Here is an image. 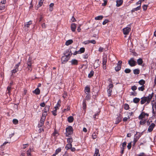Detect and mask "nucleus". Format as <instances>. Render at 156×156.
Listing matches in <instances>:
<instances>
[{"label":"nucleus","instance_id":"f257e3e1","mask_svg":"<svg viewBox=\"0 0 156 156\" xmlns=\"http://www.w3.org/2000/svg\"><path fill=\"white\" fill-rule=\"evenodd\" d=\"M153 94V93L152 92L151 94H149L147 97H144L141 98L140 101L141 104L142 105L144 104L146 102H147V104H149L152 98Z\"/></svg>","mask_w":156,"mask_h":156},{"label":"nucleus","instance_id":"f03ea898","mask_svg":"<svg viewBox=\"0 0 156 156\" xmlns=\"http://www.w3.org/2000/svg\"><path fill=\"white\" fill-rule=\"evenodd\" d=\"M149 114L145 113L144 112H142L138 117V119L140 120L146 119H147Z\"/></svg>","mask_w":156,"mask_h":156},{"label":"nucleus","instance_id":"7ed1b4c3","mask_svg":"<svg viewBox=\"0 0 156 156\" xmlns=\"http://www.w3.org/2000/svg\"><path fill=\"white\" fill-rule=\"evenodd\" d=\"M66 136H68L69 135L72 134L73 133V129L71 126H69L66 129Z\"/></svg>","mask_w":156,"mask_h":156},{"label":"nucleus","instance_id":"20e7f679","mask_svg":"<svg viewBox=\"0 0 156 156\" xmlns=\"http://www.w3.org/2000/svg\"><path fill=\"white\" fill-rule=\"evenodd\" d=\"M46 114H43L40 120V122L39 123L38 126H39L41 127L43 125L45 119Z\"/></svg>","mask_w":156,"mask_h":156},{"label":"nucleus","instance_id":"39448f33","mask_svg":"<svg viewBox=\"0 0 156 156\" xmlns=\"http://www.w3.org/2000/svg\"><path fill=\"white\" fill-rule=\"evenodd\" d=\"M128 64L131 66H134L136 64V61L133 58H131L128 61Z\"/></svg>","mask_w":156,"mask_h":156},{"label":"nucleus","instance_id":"423d86ee","mask_svg":"<svg viewBox=\"0 0 156 156\" xmlns=\"http://www.w3.org/2000/svg\"><path fill=\"white\" fill-rule=\"evenodd\" d=\"M122 30L123 34L125 35H127L130 31L131 28L130 27H127L123 28Z\"/></svg>","mask_w":156,"mask_h":156},{"label":"nucleus","instance_id":"0eeeda50","mask_svg":"<svg viewBox=\"0 0 156 156\" xmlns=\"http://www.w3.org/2000/svg\"><path fill=\"white\" fill-rule=\"evenodd\" d=\"M69 59V57H67L65 55L62 57L61 58L62 63L64 64Z\"/></svg>","mask_w":156,"mask_h":156},{"label":"nucleus","instance_id":"6e6552de","mask_svg":"<svg viewBox=\"0 0 156 156\" xmlns=\"http://www.w3.org/2000/svg\"><path fill=\"white\" fill-rule=\"evenodd\" d=\"M155 126V124L154 123H152L151 124V125L149 126L148 129V131L149 132H151L153 130Z\"/></svg>","mask_w":156,"mask_h":156},{"label":"nucleus","instance_id":"1a4fd4ad","mask_svg":"<svg viewBox=\"0 0 156 156\" xmlns=\"http://www.w3.org/2000/svg\"><path fill=\"white\" fill-rule=\"evenodd\" d=\"M72 54V53H71V50L69 49L66 50V52L65 53L64 55L67 57H69V58Z\"/></svg>","mask_w":156,"mask_h":156},{"label":"nucleus","instance_id":"9d476101","mask_svg":"<svg viewBox=\"0 0 156 156\" xmlns=\"http://www.w3.org/2000/svg\"><path fill=\"white\" fill-rule=\"evenodd\" d=\"M84 92L86 94H90V89L89 87L88 86H86L84 89Z\"/></svg>","mask_w":156,"mask_h":156},{"label":"nucleus","instance_id":"9b49d317","mask_svg":"<svg viewBox=\"0 0 156 156\" xmlns=\"http://www.w3.org/2000/svg\"><path fill=\"white\" fill-rule=\"evenodd\" d=\"M71 64L72 65H76L78 64V61L76 59H72L70 61Z\"/></svg>","mask_w":156,"mask_h":156},{"label":"nucleus","instance_id":"f8f14e48","mask_svg":"<svg viewBox=\"0 0 156 156\" xmlns=\"http://www.w3.org/2000/svg\"><path fill=\"white\" fill-rule=\"evenodd\" d=\"M76 28V24L75 23H72L71 24V28L73 32H74Z\"/></svg>","mask_w":156,"mask_h":156},{"label":"nucleus","instance_id":"ddd939ff","mask_svg":"<svg viewBox=\"0 0 156 156\" xmlns=\"http://www.w3.org/2000/svg\"><path fill=\"white\" fill-rule=\"evenodd\" d=\"M116 6L117 7H119L123 3L122 0H117L116 1Z\"/></svg>","mask_w":156,"mask_h":156},{"label":"nucleus","instance_id":"4468645a","mask_svg":"<svg viewBox=\"0 0 156 156\" xmlns=\"http://www.w3.org/2000/svg\"><path fill=\"white\" fill-rule=\"evenodd\" d=\"M122 120V118L120 116L117 117L115 119V124H118Z\"/></svg>","mask_w":156,"mask_h":156},{"label":"nucleus","instance_id":"2eb2a0df","mask_svg":"<svg viewBox=\"0 0 156 156\" xmlns=\"http://www.w3.org/2000/svg\"><path fill=\"white\" fill-rule=\"evenodd\" d=\"M40 91L38 88H37L35 90L33 91V93L35 94L36 95H38L40 94Z\"/></svg>","mask_w":156,"mask_h":156},{"label":"nucleus","instance_id":"dca6fc26","mask_svg":"<svg viewBox=\"0 0 156 156\" xmlns=\"http://www.w3.org/2000/svg\"><path fill=\"white\" fill-rule=\"evenodd\" d=\"M49 106L48 105H46L45 106L44 110V112L43 114H47V113L48 112V111L49 109Z\"/></svg>","mask_w":156,"mask_h":156},{"label":"nucleus","instance_id":"f3484780","mask_svg":"<svg viewBox=\"0 0 156 156\" xmlns=\"http://www.w3.org/2000/svg\"><path fill=\"white\" fill-rule=\"evenodd\" d=\"M86 106L87 105L86 104V100L84 99L83 100L82 104V108L85 111L86 108Z\"/></svg>","mask_w":156,"mask_h":156},{"label":"nucleus","instance_id":"a211bd4d","mask_svg":"<svg viewBox=\"0 0 156 156\" xmlns=\"http://www.w3.org/2000/svg\"><path fill=\"white\" fill-rule=\"evenodd\" d=\"M100 155L99 150L97 148H95L94 156H100Z\"/></svg>","mask_w":156,"mask_h":156},{"label":"nucleus","instance_id":"6ab92c4d","mask_svg":"<svg viewBox=\"0 0 156 156\" xmlns=\"http://www.w3.org/2000/svg\"><path fill=\"white\" fill-rule=\"evenodd\" d=\"M32 24V21L31 20L29 22L26 23L24 25L25 27H29L30 25Z\"/></svg>","mask_w":156,"mask_h":156},{"label":"nucleus","instance_id":"aec40b11","mask_svg":"<svg viewBox=\"0 0 156 156\" xmlns=\"http://www.w3.org/2000/svg\"><path fill=\"white\" fill-rule=\"evenodd\" d=\"M137 62L138 65H141L143 63V61L141 58H139L137 60Z\"/></svg>","mask_w":156,"mask_h":156},{"label":"nucleus","instance_id":"412c9836","mask_svg":"<svg viewBox=\"0 0 156 156\" xmlns=\"http://www.w3.org/2000/svg\"><path fill=\"white\" fill-rule=\"evenodd\" d=\"M74 120L73 117L72 116H70L68 118V121L70 123L72 122Z\"/></svg>","mask_w":156,"mask_h":156},{"label":"nucleus","instance_id":"4be33fe9","mask_svg":"<svg viewBox=\"0 0 156 156\" xmlns=\"http://www.w3.org/2000/svg\"><path fill=\"white\" fill-rule=\"evenodd\" d=\"M73 42V41L72 40H71V39L67 41L66 42L65 44L66 45L68 46V45H69V44H71Z\"/></svg>","mask_w":156,"mask_h":156},{"label":"nucleus","instance_id":"5701e85b","mask_svg":"<svg viewBox=\"0 0 156 156\" xmlns=\"http://www.w3.org/2000/svg\"><path fill=\"white\" fill-rule=\"evenodd\" d=\"M11 86H8L7 88V93L9 95H10L11 93Z\"/></svg>","mask_w":156,"mask_h":156},{"label":"nucleus","instance_id":"b1692460","mask_svg":"<svg viewBox=\"0 0 156 156\" xmlns=\"http://www.w3.org/2000/svg\"><path fill=\"white\" fill-rule=\"evenodd\" d=\"M72 144L69 143L66 145V146L65 147V148L66 150L70 149L72 147Z\"/></svg>","mask_w":156,"mask_h":156},{"label":"nucleus","instance_id":"393cba45","mask_svg":"<svg viewBox=\"0 0 156 156\" xmlns=\"http://www.w3.org/2000/svg\"><path fill=\"white\" fill-rule=\"evenodd\" d=\"M121 66L120 65H117V66L115 67V70L116 71H119L121 69Z\"/></svg>","mask_w":156,"mask_h":156},{"label":"nucleus","instance_id":"a878e982","mask_svg":"<svg viewBox=\"0 0 156 156\" xmlns=\"http://www.w3.org/2000/svg\"><path fill=\"white\" fill-rule=\"evenodd\" d=\"M140 101V99L139 98H135L133 99V102L135 103H137L139 102Z\"/></svg>","mask_w":156,"mask_h":156},{"label":"nucleus","instance_id":"bb28decb","mask_svg":"<svg viewBox=\"0 0 156 156\" xmlns=\"http://www.w3.org/2000/svg\"><path fill=\"white\" fill-rule=\"evenodd\" d=\"M103 17L102 16H99L95 17V20H101Z\"/></svg>","mask_w":156,"mask_h":156},{"label":"nucleus","instance_id":"cd10ccee","mask_svg":"<svg viewBox=\"0 0 156 156\" xmlns=\"http://www.w3.org/2000/svg\"><path fill=\"white\" fill-rule=\"evenodd\" d=\"M133 72L135 74H138L140 73V70L138 69H135L133 70Z\"/></svg>","mask_w":156,"mask_h":156},{"label":"nucleus","instance_id":"c85d7f7f","mask_svg":"<svg viewBox=\"0 0 156 156\" xmlns=\"http://www.w3.org/2000/svg\"><path fill=\"white\" fill-rule=\"evenodd\" d=\"M142 86L144 85L145 83V81L143 80H141L138 82Z\"/></svg>","mask_w":156,"mask_h":156},{"label":"nucleus","instance_id":"c756f323","mask_svg":"<svg viewBox=\"0 0 156 156\" xmlns=\"http://www.w3.org/2000/svg\"><path fill=\"white\" fill-rule=\"evenodd\" d=\"M54 5V4L53 3H51L49 5V10L50 11H52L53 10V7Z\"/></svg>","mask_w":156,"mask_h":156},{"label":"nucleus","instance_id":"7c9ffc66","mask_svg":"<svg viewBox=\"0 0 156 156\" xmlns=\"http://www.w3.org/2000/svg\"><path fill=\"white\" fill-rule=\"evenodd\" d=\"M144 85L142 86L141 87L138 88V90L140 91H143L145 89Z\"/></svg>","mask_w":156,"mask_h":156},{"label":"nucleus","instance_id":"2f4dec72","mask_svg":"<svg viewBox=\"0 0 156 156\" xmlns=\"http://www.w3.org/2000/svg\"><path fill=\"white\" fill-rule=\"evenodd\" d=\"M146 119H142V120H141L140 122V124L141 125H144L146 122Z\"/></svg>","mask_w":156,"mask_h":156},{"label":"nucleus","instance_id":"473e14b6","mask_svg":"<svg viewBox=\"0 0 156 156\" xmlns=\"http://www.w3.org/2000/svg\"><path fill=\"white\" fill-rule=\"evenodd\" d=\"M87 94L85 97L86 100H89L90 99V94Z\"/></svg>","mask_w":156,"mask_h":156},{"label":"nucleus","instance_id":"72a5a7b5","mask_svg":"<svg viewBox=\"0 0 156 156\" xmlns=\"http://www.w3.org/2000/svg\"><path fill=\"white\" fill-rule=\"evenodd\" d=\"M98 134V133L97 132L96 133H93L92 135V138L93 139H95L97 137V136Z\"/></svg>","mask_w":156,"mask_h":156},{"label":"nucleus","instance_id":"f704fd0d","mask_svg":"<svg viewBox=\"0 0 156 156\" xmlns=\"http://www.w3.org/2000/svg\"><path fill=\"white\" fill-rule=\"evenodd\" d=\"M27 66H32V63L31 62V60L29 58L27 60Z\"/></svg>","mask_w":156,"mask_h":156},{"label":"nucleus","instance_id":"c9c22d12","mask_svg":"<svg viewBox=\"0 0 156 156\" xmlns=\"http://www.w3.org/2000/svg\"><path fill=\"white\" fill-rule=\"evenodd\" d=\"M60 101H58L57 103L56 106L55 107V109H58V108L60 106V105L59 103Z\"/></svg>","mask_w":156,"mask_h":156},{"label":"nucleus","instance_id":"e433bc0d","mask_svg":"<svg viewBox=\"0 0 156 156\" xmlns=\"http://www.w3.org/2000/svg\"><path fill=\"white\" fill-rule=\"evenodd\" d=\"M129 108V105L127 104H125L124 105V108L126 110H128Z\"/></svg>","mask_w":156,"mask_h":156},{"label":"nucleus","instance_id":"4c0bfd02","mask_svg":"<svg viewBox=\"0 0 156 156\" xmlns=\"http://www.w3.org/2000/svg\"><path fill=\"white\" fill-rule=\"evenodd\" d=\"M94 74V71L93 70L91 71L90 72V73L88 74V77H89V78L91 77L92 76H93Z\"/></svg>","mask_w":156,"mask_h":156},{"label":"nucleus","instance_id":"58836bf2","mask_svg":"<svg viewBox=\"0 0 156 156\" xmlns=\"http://www.w3.org/2000/svg\"><path fill=\"white\" fill-rule=\"evenodd\" d=\"M107 58L106 57H104L103 59L102 64L103 65H106V63L107 62Z\"/></svg>","mask_w":156,"mask_h":156},{"label":"nucleus","instance_id":"ea45409f","mask_svg":"<svg viewBox=\"0 0 156 156\" xmlns=\"http://www.w3.org/2000/svg\"><path fill=\"white\" fill-rule=\"evenodd\" d=\"M78 51L80 54L83 53L85 51V48H81Z\"/></svg>","mask_w":156,"mask_h":156},{"label":"nucleus","instance_id":"a19ab883","mask_svg":"<svg viewBox=\"0 0 156 156\" xmlns=\"http://www.w3.org/2000/svg\"><path fill=\"white\" fill-rule=\"evenodd\" d=\"M151 105H152V109L156 110V102H154V103H152Z\"/></svg>","mask_w":156,"mask_h":156},{"label":"nucleus","instance_id":"79ce46f5","mask_svg":"<svg viewBox=\"0 0 156 156\" xmlns=\"http://www.w3.org/2000/svg\"><path fill=\"white\" fill-rule=\"evenodd\" d=\"M107 91L108 96L109 97V96H111V93L112 92V90L111 89H109L107 90Z\"/></svg>","mask_w":156,"mask_h":156},{"label":"nucleus","instance_id":"37998d69","mask_svg":"<svg viewBox=\"0 0 156 156\" xmlns=\"http://www.w3.org/2000/svg\"><path fill=\"white\" fill-rule=\"evenodd\" d=\"M73 141V140L72 138H69L67 139V142L68 143L71 144Z\"/></svg>","mask_w":156,"mask_h":156},{"label":"nucleus","instance_id":"c03bdc74","mask_svg":"<svg viewBox=\"0 0 156 156\" xmlns=\"http://www.w3.org/2000/svg\"><path fill=\"white\" fill-rule=\"evenodd\" d=\"M152 112L153 114L152 116L155 117H156V110H154L153 109Z\"/></svg>","mask_w":156,"mask_h":156},{"label":"nucleus","instance_id":"a18cd8bd","mask_svg":"<svg viewBox=\"0 0 156 156\" xmlns=\"http://www.w3.org/2000/svg\"><path fill=\"white\" fill-rule=\"evenodd\" d=\"M20 65V62H19L18 64H16L14 67L15 69L18 71V67Z\"/></svg>","mask_w":156,"mask_h":156},{"label":"nucleus","instance_id":"49530a36","mask_svg":"<svg viewBox=\"0 0 156 156\" xmlns=\"http://www.w3.org/2000/svg\"><path fill=\"white\" fill-rule=\"evenodd\" d=\"M52 135L53 136H58V131H56V130H55L54 132L52 133Z\"/></svg>","mask_w":156,"mask_h":156},{"label":"nucleus","instance_id":"de8ad7c7","mask_svg":"<svg viewBox=\"0 0 156 156\" xmlns=\"http://www.w3.org/2000/svg\"><path fill=\"white\" fill-rule=\"evenodd\" d=\"M13 123L15 125H16L18 123V120L16 119H14L12 121Z\"/></svg>","mask_w":156,"mask_h":156},{"label":"nucleus","instance_id":"09e8293b","mask_svg":"<svg viewBox=\"0 0 156 156\" xmlns=\"http://www.w3.org/2000/svg\"><path fill=\"white\" fill-rule=\"evenodd\" d=\"M137 94L136 92H131L130 93V95L133 96H136Z\"/></svg>","mask_w":156,"mask_h":156},{"label":"nucleus","instance_id":"8fccbe9b","mask_svg":"<svg viewBox=\"0 0 156 156\" xmlns=\"http://www.w3.org/2000/svg\"><path fill=\"white\" fill-rule=\"evenodd\" d=\"M130 119V117L129 116V115L127 117H124L123 119V120L124 122H126L127 121L128 119Z\"/></svg>","mask_w":156,"mask_h":156},{"label":"nucleus","instance_id":"3c124183","mask_svg":"<svg viewBox=\"0 0 156 156\" xmlns=\"http://www.w3.org/2000/svg\"><path fill=\"white\" fill-rule=\"evenodd\" d=\"M130 71L131 70L129 69H126L124 70L125 73H129Z\"/></svg>","mask_w":156,"mask_h":156},{"label":"nucleus","instance_id":"603ef678","mask_svg":"<svg viewBox=\"0 0 156 156\" xmlns=\"http://www.w3.org/2000/svg\"><path fill=\"white\" fill-rule=\"evenodd\" d=\"M131 89L133 91H134L136 90L137 87L136 86L134 85L132 86Z\"/></svg>","mask_w":156,"mask_h":156},{"label":"nucleus","instance_id":"864d4df0","mask_svg":"<svg viewBox=\"0 0 156 156\" xmlns=\"http://www.w3.org/2000/svg\"><path fill=\"white\" fill-rule=\"evenodd\" d=\"M137 139L136 138L134 137V138L133 141V146H134L135 145L136 142H137Z\"/></svg>","mask_w":156,"mask_h":156},{"label":"nucleus","instance_id":"5fc2aeb1","mask_svg":"<svg viewBox=\"0 0 156 156\" xmlns=\"http://www.w3.org/2000/svg\"><path fill=\"white\" fill-rule=\"evenodd\" d=\"M88 54H85L83 55V57L84 59H87L88 58Z\"/></svg>","mask_w":156,"mask_h":156},{"label":"nucleus","instance_id":"6e6d98bb","mask_svg":"<svg viewBox=\"0 0 156 156\" xmlns=\"http://www.w3.org/2000/svg\"><path fill=\"white\" fill-rule=\"evenodd\" d=\"M0 10H3L5 7V4H3L1 5V4L0 5Z\"/></svg>","mask_w":156,"mask_h":156},{"label":"nucleus","instance_id":"4d7b16f0","mask_svg":"<svg viewBox=\"0 0 156 156\" xmlns=\"http://www.w3.org/2000/svg\"><path fill=\"white\" fill-rule=\"evenodd\" d=\"M140 9H141V6H140V5H139V6H137V7L134 8V9L136 11H137L140 10Z\"/></svg>","mask_w":156,"mask_h":156},{"label":"nucleus","instance_id":"13d9d810","mask_svg":"<svg viewBox=\"0 0 156 156\" xmlns=\"http://www.w3.org/2000/svg\"><path fill=\"white\" fill-rule=\"evenodd\" d=\"M30 151L31 150L30 149L27 151V156H31Z\"/></svg>","mask_w":156,"mask_h":156},{"label":"nucleus","instance_id":"bf43d9fd","mask_svg":"<svg viewBox=\"0 0 156 156\" xmlns=\"http://www.w3.org/2000/svg\"><path fill=\"white\" fill-rule=\"evenodd\" d=\"M104 49L103 48L100 47L98 49V51L100 52H101L104 51Z\"/></svg>","mask_w":156,"mask_h":156},{"label":"nucleus","instance_id":"052dcab7","mask_svg":"<svg viewBox=\"0 0 156 156\" xmlns=\"http://www.w3.org/2000/svg\"><path fill=\"white\" fill-rule=\"evenodd\" d=\"M141 0H139L136 3V5H140L141 6Z\"/></svg>","mask_w":156,"mask_h":156},{"label":"nucleus","instance_id":"680f3d73","mask_svg":"<svg viewBox=\"0 0 156 156\" xmlns=\"http://www.w3.org/2000/svg\"><path fill=\"white\" fill-rule=\"evenodd\" d=\"M17 70H16L15 69H13L11 71V73H12V75L13 74L15 73H16L17 71H18Z\"/></svg>","mask_w":156,"mask_h":156},{"label":"nucleus","instance_id":"e2e57ef3","mask_svg":"<svg viewBox=\"0 0 156 156\" xmlns=\"http://www.w3.org/2000/svg\"><path fill=\"white\" fill-rule=\"evenodd\" d=\"M108 22V20H104L102 23V24L103 25H105L106 23H107Z\"/></svg>","mask_w":156,"mask_h":156},{"label":"nucleus","instance_id":"0e129e2a","mask_svg":"<svg viewBox=\"0 0 156 156\" xmlns=\"http://www.w3.org/2000/svg\"><path fill=\"white\" fill-rule=\"evenodd\" d=\"M127 147L128 149L129 150L131 147V143H129L127 145Z\"/></svg>","mask_w":156,"mask_h":156},{"label":"nucleus","instance_id":"69168bd1","mask_svg":"<svg viewBox=\"0 0 156 156\" xmlns=\"http://www.w3.org/2000/svg\"><path fill=\"white\" fill-rule=\"evenodd\" d=\"M147 5H144L143 6V8L144 10H146L147 9Z\"/></svg>","mask_w":156,"mask_h":156},{"label":"nucleus","instance_id":"338daca9","mask_svg":"<svg viewBox=\"0 0 156 156\" xmlns=\"http://www.w3.org/2000/svg\"><path fill=\"white\" fill-rule=\"evenodd\" d=\"M61 151V149L58 148V149H57L55 151V153L56 154H57L58 153H59V152H60Z\"/></svg>","mask_w":156,"mask_h":156},{"label":"nucleus","instance_id":"774afa93","mask_svg":"<svg viewBox=\"0 0 156 156\" xmlns=\"http://www.w3.org/2000/svg\"><path fill=\"white\" fill-rule=\"evenodd\" d=\"M27 68L28 70L30 71H31L32 70V66H27Z\"/></svg>","mask_w":156,"mask_h":156}]
</instances>
